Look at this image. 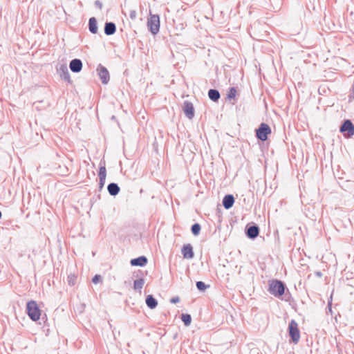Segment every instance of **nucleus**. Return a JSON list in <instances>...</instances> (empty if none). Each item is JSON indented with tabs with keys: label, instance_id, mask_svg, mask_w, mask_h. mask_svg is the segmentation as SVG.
Returning a JSON list of instances; mask_svg holds the SVG:
<instances>
[{
	"label": "nucleus",
	"instance_id": "11",
	"mask_svg": "<svg viewBox=\"0 0 354 354\" xmlns=\"http://www.w3.org/2000/svg\"><path fill=\"white\" fill-rule=\"evenodd\" d=\"M69 68L73 73H79L82 69V62L80 59H73L70 62Z\"/></svg>",
	"mask_w": 354,
	"mask_h": 354
},
{
	"label": "nucleus",
	"instance_id": "22",
	"mask_svg": "<svg viewBox=\"0 0 354 354\" xmlns=\"http://www.w3.org/2000/svg\"><path fill=\"white\" fill-rule=\"evenodd\" d=\"M181 320L183 322L184 324L186 326H188L190 325L192 322V317L189 314H184L183 313L181 315Z\"/></svg>",
	"mask_w": 354,
	"mask_h": 354
},
{
	"label": "nucleus",
	"instance_id": "23",
	"mask_svg": "<svg viewBox=\"0 0 354 354\" xmlns=\"http://www.w3.org/2000/svg\"><path fill=\"white\" fill-rule=\"evenodd\" d=\"M201 226L199 223H196L192 225L191 231L194 236H198L200 234Z\"/></svg>",
	"mask_w": 354,
	"mask_h": 354
},
{
	"label": "nucleus",
	"instance_id": "27",
	"mask_svg": "<svg viewBox=\"0 0 354 354\" xmlns=\"http://www.w3.org/2000/svg\"><path fill=\"white\" fill-rule=\"evenodd\" d=\"M100 280L101 276L98 274L95 275L92 279V281L93 283H97Z\"/></svg>",
	"mask_w": 354,
	"mask_h": 354
},
{
	"label": "nucleus",
	"instance_id": "29",
	"mask_svg": "<svg viewBox=\"0 0 354 354\" xmlns=\"http://www.w3.org/2000/svg\"><path fill=\"white\" fill-rule=\"evenodd\" d=\"M180 298L178 296L174 297L170 299V302L172 304H176L179 302Z\"/></svg>",
	"mask_w": 354,
	"mask_h": 354
},
{
	"label": "nucleus",
	"instance_id": "20",
	"mask_svg": "<svg viewBox=\"0 0 354 354\" xmlns=\"http://www.w3.org/2000/svg\"><path fill=\"white\" fill-rule=\"evenodd\" d=\"M145 280L142 278L136 279L133 282V288L135 290L141 292V290L144 286Z\"/></svg>",
	"mask_w": 354,
	"mask_h": 354
},
{
	"label": "nucleus",
	"instance_id": "31",
	"mask_svg": "<svg viewBox=\"0 0 354 354\" xmlns=\"http://www.w3.org/2000/svg\"><path fill=\"white\" fill-rule=\"evenodd\" d=\"M315 274L317 277H322V272H320V271H316V272H315Z\"/></svg>",
	"mask_w": 354,
	"mask_h": 354
},
{
	"label": "nucleus",
	"instance_id": "1",
	"mask_svg": "<svg viewBox=\"0 0 354 354\" xmlns=\"http://www.w3.org/2000/svg\"><path fill=\"white\" fill-rule=\"evenodd\" d=\"M286 289L285 283L277 279L269 281L268 292L276 297H280L284 294Z\"/></svg>",
	"mask_w": 354,
	"mask_h": 354
},
{
	"label": "nucleus",
	"instance_id": "10",
	"mask_svg": "<svg viewBox=\"0 0 354 354\" xmlns=\"http://www.w3.org/2000/svg\"><path fill=\"white\" fill-rule=\"evenodd\" d=\"M57 71L61 78L68 83L71 82L70 74L66 64L60 65L59 68H57Z\"/></svg>",
	"mask_w": 354,
	"mask_h": 354
},
{
	"label": "nucleus",
	"instance_id": "24",
	"mask_svg": "<svg viewBox=\"0 0 354 354\" xmlns=\"http://www.w3.org/2000/svg\"><path fill=\"white\" fill-rule=\"evenodd\" d=\"M236 92L237 91L235 87H230L227 95V98L228 100L234 99L236 95Z\"/></svg>",
	"mask_w": 354,
	"mask_h": 354
},
{
	"label": "nucleus",
	"instance_id": "33",
	"mask_svg": "<svg viewBox=\"0 0 354 354\" xmlns=\"http://www.w3.org/2000/svg\"><path fill=\"white\" fill-rule=\"evenodd\" d=\"M2 216V214H1V212L0 211V218H1Z\"/></svg>",
	"mask_w": 354,
	"mask_h": 354
},
{
	"label": "nucleus",
	"instance_id": "16",
	"mask_svg": "<svg viewBox=\"0 0 354 354\" xmlns=\"http://www.w3.org/2000/svg\"><path fill=\"white\" fill-rule=\"evenodd\" d=\"M107 189L111 196H116L120 192V187L117 183H111L107 186Z\"/></svg>",
	"mask_w": 354,
	"mask_h": 354
},
{
	"label": "nucleus",
	"instance_id": "4",
	"mask_svg": "<svg viewBox=\"0 0 354 354\" xmlns=\"http://www.w3.org/2000/svg\"><path fill=\"white\" fill-rule=\"evenodd\" d=\"M147 26L153 35H156L160 30V17L158 15H153L150 12L149 18L147 20Z\"/></svg>",
	"mask_w": 354,
	"mask_h": 354
},
{
	"label": "nucleus",
	"instance_id": "7",
	"mask_svg": "<svg viewBox=\"0 0 354 354\" xmlns=\"http://www.w3.org/2000/svg\"><path fill=\"white\" fill-rule=\"evenodd\" d=\"M259 227L257 224H253L252 225H248L245 227V234L246 236L251 239H256L259 234Z\"/></svg>",
	"mask_w": 354,
	"mask_h": 354
},
{
	"label": "nucleus",
	"instance_id": "32",
	"mask_svg": "<svg viewBox=\"0 0 354 354\" xmlns=\"http://www.w3.org/2000/svg\"><path fill=\"white\" fill-rule=\"evenodd\" d=\"M104 183H103V182H99V189H102L104 185Z\"/></svg>",
	"mask_w": 354,
	"mask_h": 354
},
{
	"label": "nucleus",
	"instance_id": "12",
	"mask_svg": "<svg viewBox=\"0 0 354 354\" xmlns=\"http://www.w3.org/2000/svg\"><path fill=\"white\" fill-rule=\"evenodd\" d=\"M182 254L185 259H192L194 256L193 248L191 244L184 245L182 248Z\"/></svg>",
	"mask_w": 354,
	"mask_h": 354
},
{
	"label": "nucleus",
	"instance_id": "8",
	"mask_svg": "<svg viewBox=\"0 0 354 354\" xmlns=\"http://www.w3.org/2000/svg\"><path fill=\"white\" fill-rule=\"evenodd\" d=\"M97 71L98 73V75L100 76L102 83L104 84H106L110 80L109 73L106 68H105L101 64H99L97 68Z\"/></svg>",
	"mask_w": 354,
	"mask_h": 354
},
{
	"label": "nucleus",
	"instance_id": "18",
	"mask_svg": "<svg viewBox=\"0 0 354 354\" xmlns=\"http://www.w3.org/2000/svg\"><path fill=\"white\" fill-rule=\"evenodd\" d=\"M208 97L212 101L217 102L220 99L221 95L218 90L211 88L208 91Z\"/></svg>",
	"mask_w": 354,
	"mask_h": 354
},
{
	"label": "nucleus",
	"instance_id": "19",
	"mask_svg": "<svg viewBox=\"0 0 354 354\" xmlns=\"http://www.w3.org/2000/svg\"><path fill=\"white\" fill-rule=\"evenodd\" d=\"M88 29H89V31L93 34H96L97 32V20L93 17L89 19Z\"/></svg>",
	"mask_w": 354,
	"mask_h": 354
},
{
	"label": "nucleus",
	"instance_id": "9",
	"mask_svg": "<svg viewBox=\"0 0 354 354\" xmlns=\"http://www.w3.org/2000/svg\"><path fill=\"white\" fill-rule=\"evenodd\" d=\"M183 111L187 118L192 119L194 117V107L189 101H185L183 106Z\"/></svg>",
	"mask_w": 354,
	"mask_h": 354
},
{
	"label": "nucleus",
	"instance_id": "21",
	"mask_svg": "<svg viewBox=\"0 0 354 354\" xmlns=\"http://www.w3.org/2000/svg\"><path fill=\"white\" fill-rule=\"evenodd\" d=\"M106 176V171L105 165H101L99 170V179L100 182L105 183Z\"/></svg>",
	"mask_w": 354,
	"mask_h": 354
},
{
	"label": "nucleus",
	"instance_id": "15",
	"mask_svg": "<svg viewBox=\"0 0 354 354\" xmlns=\"http://www.w3.org/2000/svg\"><path fill=\"white\" fill-rule=\"evenodd\" d=\"M116 31V26L113 22H106L104 25V33L106 35H112Z\"/></svg>",
	"mask_w": 354,
	"mask_h": 354
},
{
	"label": "nucleus",
	"instance_id": "3",
	"mask_svg": "<svg viewBox=\"0 0 354 354\" xmlns=\"http://www.w3.org/2000/svg\"><path fill=\"white\" fill-rule=\"evenodd\" d=\"M288 330L291 342L294 344H297L300 339V332L298 328V324L295 319H292L289 322Z\"/></svg>",
	"mask_w": 354,
	"mask_h": 354
},
{
	"label": "nucleus",
	"instance_id": "28",
	"mask_svg": "<svg viewBox=\"0 0 354 354\" xmlns=\"http://www.w3.org/2000/svg\"><path fill=\"white\" fill-rule=\"evenodd\" d=\"M136 15H137V13H136V10H131L130 11L129 17L131 19H133V20L135 19L136 18Z\"/></svg>",
	"mask_w": 354,
	"mask_h": 354
},
{
	"label": "nucleus",
	"instance_id": "26",
	"mask_svg": "<svg viewBox=\"0 0 354 354\" xmlns=\"http://www.w3.org/2000/svg\"><path fill=\"white\" fill-rule=\"evenodd\" d=\"M76 277L74 274H70L68 276V283L70 286H74L75 283Z\"/></svg>",
	"mask_w": 354,
	"mask_h": 354
},
{
	"label": "nucleus",
	"instance_id": "13",
	"mask_svg": "<svg viewBox=\"0 0 354 354\" xmlns=\"http://www.w3.org/2000/svg\"><path fill=\"white\" fill-rule=\"evenodd\" d=\"M147 258L145 256H140L139 257L132 259L130 263L132 266H145L147 263Z\"/></svg>",
	"mask_w": 354,
	"mask_h": 354
},
{
	"label": "nucleus",
	"instance_id": "6",
	"mask_svg": "<svg viewBox=\"0 0 354 354\" xmlns=\"http://www.w3.org/2000/svg\"><path fill=\"white\" fill-rule=\"evenodd\" d=\"M339 131L344 136L351 137L354 134V125L350 120H345L340 126Z\"/></svg>",
	"mask_w": 354,
	"mask_h": 354
},
{
	"label": "nucleus",
	"instance_id": "5",
	"mask_svg": "<svg viewBox=\"0 0 354 354\" xmlns=\"http://www.w3.org/2000/svg\"><path fill=\"white\" fill-rule=\"evenodd\" d=\"M270 133L271 129L270 126L266 123H261L259 128L256 129V136L261 141L267 140L268 136Z\"/></svg>",
	"mask_w": 354,
	"mask_h": 354
},
{
	"label": "nucleus",
	"instance_id": "14",
	"mask_svg": "<svg viewBox=\"0 0 354 354\" xmlns=\"http://www.w3.org/2000/svg\"><path fill=\"white\" fill-rule=\"evenodd\" d=\"M223 206L226 209H230L234 203V197L232 194H227L223 199Z\"/></svg>",
	"mask_w": 354,
	"mask_h": 354
},
{
	"label": "nucleus",
	"instance_id": "25",
	"mask_svg": "<svg viewBox=\"0 0 354 354\" xmlns=\"http://www.w3.org/2000/svg\"><path fill=\"white\" fill-rule=\"evenodd\" d=\"M196 288L200 291H205L209 286H206L205 283L201 281H197L196 283Z\"/></svg>",
	"mask_w": 354,
	"mask_h": 354
},
{
	"label": "nucleus",
	"instance_id": "30",
	"mask_svg": "<svg viewBox=\"0 0 354 354\" xmlns=\"http://www.w3.org/2000/svg\"><path fill=\"white\" fill-rule=\"evenodd\" d=\"M94 3L97 8H98L99 9H102V3L100 0H96Z\"/></svg>",
	"mask_w": 354,
	"mask_h": 354
},
{
	"label": "nucleus",
	"instance_id": "2",
	"mask_svg": "<svg viewBox=\"0 0 354 354\" xmlns=\"http://www.w3.org/2000/svg\"><path fill=\"white\" fill-rule=\"evenodd\" d=\"M26 313L30 319L36 322L39 319L41 310L36 301L31 300L26 304Z\"/></svg>",
	"mask_w": 354,
	"mask_h": 354
},
{
	"label": "nucleus",
	"instance_id": "17",
	"mask_svg": "<svg viewBox=\"0 0 354 354\" xmlns=\"http://www.w3.org/2000/svg\"><path fill=\"white\" fill-rule=\"evenodd\" d=\"M146 304L150 309H154L158 306V301L152 295H149L146 297Z\"/></svg>",
	"mask_w": 354,
	"mask_h": 354
}]
</instances>
